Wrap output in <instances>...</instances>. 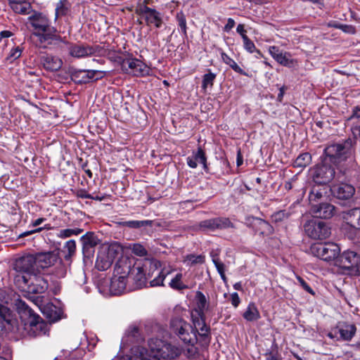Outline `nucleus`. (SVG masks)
Masks as SVG:
<instances>
[{"label": "nucleus", "mask_w": 360, "mask_h": 360, "mask_svg": "<svg viewBox=\"0 0 360 360\" xmlns=\"http://www.w3.org/2000/svg\"><path fill=\"white\" fill-rule=\"evenodd\" d=\"M193 331L196 336L198 335L199 340L208 343L210 342V328L205 323V314H199L198 317L193 319Z\"/></svg>", "instance_id": "13"}, {"label": "nucleus", "mask_w": 360, "mask_h": 360, "mask_svg": "<svg viewBox=\"0 0 360 360\" xmlns=\"http://www.w3.org/2000/svg\"><path fill=\"white\" fill-rule=\"evenodd\" d=\"M132 252L139 257H144L148 255L147 250L140 243H134L131 246Z\"/></svg>", "instance_id": "47"}, {"label": "nucleus", "mask_w": 360, "mask_h": 360, "mask_svg": "<svg viewBox=\"0 0 360 360\" xmlns=\"http://www.w3.org/2000/svg\"><path fill=\"white\" fill-rule=\"evenodd\" d=\"M216 77V74L212 72L210 70H208V72L203 75L202 88L206 89L207 86H212Z\"/></svg>", "instance_id": "40"}, {"label": "nucleus", "mask_w": 360, "mask_h": 360, "mask_svg": "<svg viewBox=\"0 0 360 360\" xmlns=\"http://www.w3.org/2000/svg\"><path fill=\"white\" fill-rule=\"evenodd\" d=\"M176 19L178 22V25L181 28V30L184 36L187 35V26L186 19L185 15L182 12L177 13Z\"/></svg>", "instance_id": "45"}, {"label": "nucleus", "mask_w": 360, "mask_h": 360, "mask_svg": "<svg viewBox=\"0 0 360 360\" xmlns=\"http://www.w3.org/2000/svg\"><path fill=\"white\" fill-rule=\"evenodd\" d=\"M35 255L37 266L41 269L51 266L60 260L58 250L39 252Z\"/></svg>", "instance_id": "14"}, {"label": "nucleus", "mask_w": 360, "mask_h": 360, "mask_svg": "<svg viewBox=\"0 0 360 360\" xmlns=\"http://www.w3.org/2000/svg\"><path fill=\"white\" fill-rule=\"evenodd\" d=\"M148 347V349L141 346L137 347L134 354L128 360L174 359L181 353L179 347L158 338L149 339Z\"/></svg>", "instance_id": "2"}, {"label": "nucleus", "mask_w": 360, "mask_h": 360, "mask_svg": "<svg viewBox=\"0 0 360 360\" xmlns=\"http://www.w3.org/2000/svg\"><path fill=\"white\" fill-rule=\"evenodd\" d=\"M289 213L286 212L285 210H280L275 212L271 217L273 221L278 222L287 219L289 217Z\"/></svg>", "instance_id": "50"}, {"label": "nucleus", "mask_w": 360, "mask_h": 360, "mask_svg": "<svg viewBox=\"0 0 360 360\" xmlns=\"http://www.w3.org/2000/svg\"><path fill=\"white\" fill-rule=\"evenodd\" d=\"M77 196L81 198H92V195L89 194L85 190H79L77 192Z\"/></svg>", "instance_id": "60"}, {"label": "nucleus", "mask_w": 360, "mask_h": 360, "mask_svg": "<svg viewBox=\"0 0 360 360\" xmlns=\"http://www.w3.org/2000/svg\"><path fill=\"white\" fill-rule=\"evenodd\" d=\"M40 61L46 70L51 72L58 71L63 65V61L60 58L49 54L42 56Z\"/></svg>", "instance_id": "24"}, {"label": "nucleus", "mask_w": 360, "mask_h": 360, "mask_svg": "<svg viewBox=\"0 0 360 360\" xmlns=\"http://www.w3.org/2000/svg\"><path fill=\"white\" fill-rule=\"evenodd\" d=\"M186 260L189 261L192 265L203 264L205 262V256L202 255H195L191 254L186 256Z\"/></svg>", "instance_id": "48"}, {"label": "nucleus", "mask_w": 360, "mask_h": 360, "mask_svg": "<svg viewBox=\"0 0 360 360\" xmlns=\"http://www.w3.org/2000/svg\"><path fill=\"white\" fill-rule=\"evenodd\" d=\"M353 142L347 139L342 143H335L325 149L326 158L321 165L314 168L313 179L317 184H326L335 177V168L330 165V162L340 164L347 159H353ZM337 177V175H336Z\"/></svg>", "instance_id": "1"}, {"label": "nucleus", "mask_w": 360, "mask_h": 360, "mask_svg": "<svg viewBox=\"0 0 360 360\" xmlns=\"http://www.w3.org/2000/svg\"><path fill=\"white\" fill-rule=\"evenodd\" d=\"M297 280L302 287L309 293L311 295H314V291L312 290V288L309 285V284L301 277L298 276Z\"/></svg>", "instance_id": "55"}, {"label": "nucleus", "mask_w": 360, "mask_h": 360, "mask_svg": "<svg viewBox=\"0 0 360 360\" xmlns=\"http://www.w3.org/2000/svg\"><path fill=\"white\" fill-rule=\"evenodd\" d=\"M37 264L35 255H26L15 260L14 269L16 272H25L34 274Z\"/></svg>", "instance_id": "12"}, {"label": "nucleus", "mask_w": 360, "mask_h": 360, "mask_svg": "<svg viewBox=\"0 0 360 360\" xmlns=\"http://www.w3.org/2000/svg\"><path fill=\"white\" fill-rule=\"evenodd\" d=\"M235 24H236V22L233 19H232L231 18H229L227 20L226 25L224 27V30L225 32H229L235 26Z\"/></svg>", "instance_id": "59"}, {"label": "nucleus", "mask_w": 360, "mask_h": 360, "mask_svg": "<svg viewBox=\"0 0 360 360\" xmlns=\"http://www.w3.org/2000/svg\"><path fill=\"white\" fill-rule=\"evenodd\" d=\"M338 332L340 338L343 340L349 341L354 337L356 333V326L354 324H347L343 323L339 324L337 327Z\"/></svg>", "instance_id": "28"}, {"label": "nucleus", "mask_w": 360, "mask_h": 360, "mask_svg": "<svg viewBox=\"0 0 360 360\" xmlns=\"http://www.w3.org/2000/svg\"><path fill=\"white\" fill-rule=\"evenodd\" d=\"M343 175H346L347 177L349 178V180H352V179L354 177V175H352L349 170L345 171L343 174H340V173L337 174L338 181L341 182V184L334 186L332 191L337 198L340 200H349L354 195L355 188L352 185L342 182L344 180Z\"/></svg>", "instance_id": "9"}, {"label": "nucleus", "mask_w": 360, "mask_h": 360, "mask_svg": "<svg viewBox=\"0 0 360 360\" xmlns=\"http://www.w3.org/2000/svg\"><path fill=\"white\" fill-rule=\"evenodd\" d=\"M343 219L352 227L360 230V207L354 208L345 212Z\"/></svg>", "instance_id": "27"}, {"label": "nucleus", "mask_w": 360, "mask_h": 360, "mask_svg": "<svg viewBox=\"0 0 360 360\" xmlns=\"http://www.w3.org/2000/svg\"><path fill=\"white\" fill-rule=\"evenodd\" d=\"M311 160V156L309 153L300 154L294 161L295 167L303 168L309 165Z\"/></svg>", "instance_id": "35"}, {"label": "nucleus", "mask_w": 360, "mask_h": 360, "mask_svg": "<svg viewBox=\"0 0 360 360\" xmlns=\"http://www.w3.org/2000/svg\"><path fill=\"white\" fill-rule=\"evenodd\" d=\"M250 225L256 233L263 236L269 235L274 231L272 226L269 222L257 217L252 218Z\"/></svg>", "instance_id": "25"}, {"label": "nucleus", "mask_w": 360, "mask_h": 360, "mask_svg": "<svg viewBox=\"0 0 360 360\" xmlns=\"http://www.w3.org/2000/svg\"><path fill=\"white\" fill-rule=\"evenodd\" d=\"M70 54L75 58H82L94 55L100 50L98 46L75 44L70 47Z\"/></svg>", "instance_id": "21"}, {"label": "nucleus", "mask_w": 360, "mask_h": 360, "mask_svg": "<svg viewBox=\"0 0 360 360\" xmlns=\"http://www.w3.org/2000/svg\"><path fill=\"white\" fill-rule=\"evenodd\" d=\"M243 46L245 49L249 53H253L256 51V47L255 44L252 40L249 39L248 36H243Z\"/></svg>", "instance_id": "51"}, {"label": "nucleus", "mask_w": 360, "mask_h": 360, "mask_svg": "<svg viewBox=\"0 0 360 360\" xmlns=\"http://www.w3.org/2000/svg\"><path fill=\"white\" fill-rule=\"evenodd\" d=\"M42 230H43V228H38V229H36L34 230L25 231V232H23V233H20L19 237L20 238L25 237V236H30V235H31V234H32L34 233L40 232Z\"/></svg>", "instance_id": "61"}, {"label": "nucleus", "mask_w": 360, "mask_h": 360, "mask_svg": "<svg viewBox=\"0 0 360 360\" xmlns=\"http://www.w3.org/2000/svg\"><path fill=\"white\" fill-rule=\"evenodd\" d=\"M231 304L234 307H238L240 302V299L237 292H233L231 295Z\"/></svg>", "instance_id": "57"}, {"label": "nucleus", "mask_w": 360, "mask_h": 360, "mask_svg": "<svg viewBox=\"0 0 360 360\" xmlns=\"http://www.w3.org/2000/svg\"><path fill=\"white\" fill-rule=\"evenodd\" d=\"M339 30H341L342 32L350 34H354L356 33V28L352 25L342 24V25L339 27Z\"/></svg>", "instance_id": "53"}, {"label": "nucleus", "mask_w": 360, "mask_h": 360, "mask_svg": "<svg viewBox=\"0 0 360 360\" xmlns=\"http://www.w3.org/2000/svg\"><path fill=\"white\" fill-rule=\"evenodd\" d=\"M148 264L150 269L155 266V265H153L150 262H146V263L143 265L136 263L132 266L130 262L127 261L120 262L116 264L115 271L117 274L126 273L128 279H131L138 288H141L146 285V281L150 276V274L146 276L145 273V269L147 268Z\"/></svg>", "instance_id": "5"}, {"label": "nucleus", "mask_w": 360, "mask_h": 360, "mask_svg": "<svg viewBox=\"0 0 360 360\" xmlns=\"http://www.w3.org/2000/svg\"><path fill=\"white\" fill-rule=\"evenodd\" d=\"M195 299L199 309V314H205L204 312L208 307L207 301L205 295L200 291H197Z\"/></svg>", "instance_id": "36"}, {"label": "nucleus", "mask_w": 360, "mask_h": 360, "mask_svg": "<svg viewBox=\"0 0 360 360\" xmlns=\"http://www.w3.org/2000/svg\"><path fill=\"white\" fill-rule=\"evenodd\" d=\"M335 206L328 202L312 205L311 208V214L316 218L330 219L335 214Z\"/></svg>", "instance_id": "19"}, {"label": "nucleus", "mask_w": 360, "mask_h": 360, "mask_svg": "<svg viewBox=\"0 0 360 360\" xmlns=\"http://www.w3.org/2000/svg\"><path fill=\"white\" fill-rule=\"evenodd\" d=\"M122 68L126 71H130L134 75H143L148 72L147 66L136 58H126L122 63Z\"/></svg>", "instance_id": "15"}, {"label": "nucleus", "mask_w": 360, "mask_h": 360, "mask_svg": "<svg viewBox=\"0 0 360 360\" xmlns=\"http://www.w3.org/2000/svg\"><path fill=\"white\" fill-rule=\"evenodd\" d=\"M210 257H212V262L214 263V261H219V251L217 250H212L210 252Z\"/></svg>", "instance_id": "63"}, {"label": "nucleus", "mask_w": 360, "mask_h": 360, "mask_svg": "<svg viewBox=\"0 0 360 360\" xmlns=\"http://www.w3.org/2000/svg\"><path fill=\"white\" fill-rule=\"evenodd\" d=\"M69 7L70 4L67 0H60L56 5V16L65 15L68 13Z\"/></svg>", "instance_id": "43"}, {"label": "nucleus", "mask_w": 360, "mask_h": 360, "mask_svg": "<svg viewBox=\"0 0 360 360\" xmlns=\"http://www.w3.org/2000/svg\"><path fill=\"white\" fill-rule=\"evenodd\" d=\"M30 23L35 30V34L40 37L41 41L48 40H60L57 30L51 25L48 18L41 13H35L29 18Z\"/></svg>", "instance_id": "6"}, {"label": "nucleus", "mask_w": 360, "mask_h": 360, "mask_svg": "<svg viewBox=\"0 0 360 360\" xmlns=\"http://www.w3.org/2000/svg\"><path fill=\"white\" fill-rule=\"evenodd\" d=\"M84 77H88V82L90 79L96 77V79H98L99 78H102L104 75L103 72L98 70H84Z\"/></svg>", "instance_id": "49"}, {"label": "nucleus", "mask_w": 360, "mask_h": 360, "mask_svg": "<svg viewBox=\"0 0 360 360\" xmlns=\"http://www.w3.org/2000/svg\"><path fill=\"white\" fill-rule=\"evenodd\" d=\"M22 51L23 47L22 46H13L7 53L5 60L12 63L21 56Z\"/></svg>", "instance_id": "33"}, {"label": "nucleus", "mask_w": 360, "mask_h": 360, "mask_svg": "<svg viewBox=\"0 0 360 360\" xmlns=\"http://www.w3.org/2000/svg\"><path fill=\"white\" fill-rule=\"evenodd\" d=\"M169 272H165L164 271H159L158 276L150 281V285L151 287L163 285V281L166 278Z\"/></svg>", "instance_id": "46"}, {"label": "nucleus", "mask_w": 360, "mask_h": 360, "mask_svg": "<svg viewBox=\"0 0 360 360\" xmlns=\"http://www.w3.org/2000/svg\"><path fill=\"white\" fill-rule=\"evenodd\" d=\"M11 311L3 303H0V327L2 328L4 322H8L10 320Z\"/></svg>", "instance_id": "42"}, {"label": "nucleus", "mask_w": 360, "mask_h": 360, "mask_svg": "<svg viewBox=\"0 0 360 360\" xmlns=\"http://www.w3.org/2000/svg\"><path fill=\"white\" fill-rule=\"evenodd\" d=\"M182 277H183L182 274H181V273L177 274L174 276V278H173L171 280V281L169 283V286L173 289L179 290L187 289L188 286L186 285H185L181 281Z\"/></svg>", "instance_id": "38"}, {"label": "nucleus", "mask_w": 360, "mask_h": 360, "mask_svg": "<svg viewBox=\"0 0 360 360\" xmlns=\"http://www.w3.org/2000/svg\"><path fill=\"white\" fill-rule=\"evenodd\" d=\"M83 232V229L79 228L61 229L58 233L60 238H69L72 236H77Z\"/></svg>", "instance_id": "39"}, {"label": "nucleus", "mask_w": 360, "mask_h": 360, "mask_svg": "<svg viewBox=\"0 0 360 360\" xmlns=\"http://www.w3.org/2000/svg\"><path fill=\"white\" fill-rule=\"evenodd\" d=\"M264 356L266 360H278L279 358H281V356L278 354V352L274 351L267 352Z\"/></svg>", "instance_id": "56"}, {"label": "nucleus", "mask_w": 360, "mask_h": 360, "mask_svg": "<svg viewBox=\"0 0 360 360\" xmlns=\"http://www.w3.org/2000/svg\"><path fill=\"white\" fill-rule=\"evenodd\" d=\"M83 253L89 257L94 252V248L99 244L100 240L94 232H87L81 237Z\"/></svg>", "instance_id": "20"}, {"label": "nucleus", "mask_w": 360, "mask_h": 360, "mask_svg": "<svg viewBox=\"0 0 360 360\" xmlns=\"http://www.w3.org/2000/svg\"><path fill=\"white\" fill-rule=\"evenodd\" d=\"M221 57L223 62L229 65L235 72L243 75H247L245 71L226 53L221 52Z\"/></svg>", "instance_id": "34"}, {"label": "nucleus", "mask_w": 360, "mask_h": 360, "mask_svg": "<svg viewBox=\"0 0 360 360\" xmlns=\"http://www.w3.org/2000/svg\"><path fill=\"white\" fill-rule=\"evenodd\" d=\"M64 251L67 252L65 255V259H69L76 252V243L74 240L67 241L63 247Z\"/></svg>", "instance_id": "41"}, {"label": "nucleus", "mask_w": 360, "mask_h": 360, "mask_svg": "<svg viewBox=\"0 0 360 360\" xmlns=\"http://www.w3.org/2000/svg\"><path fill=\"white\" fill-rule=\"evenodd\" d=\"M236 31L238 34H240L243 39V36H247L245 34L246 30H245L244 25H243V24H239L237 26Z\"/></svg>", "instance_id": "62"}, {"label": "nucleus", "mask_w": 360, "mask_h": 360, "mask_svg": "<svg viewBox=\"0 0 360 360\" xmlns=\"http://www.w3.org/2000/svg\"><path fill=\"white\" fill-rule=\"evenodd\" d=\"M233 224L226 217H216L200 221L194 229L200 231H214L216 230L234 228Z\"/></svg>", "instance_id": "10"}, {"label": "nucleus", "mask_w": 360, "mask_h": 360, "mask_svg": "<svg viewBox=\"0 0 360 360\" xmlns=\"http://www.w3.org/2000/svg\"><path fill=\"white\" fill-rule=\"evenodd\" d=\"M243 316L248 321H254L260 318V314L255 304L253 302H251L248 304Z\"/></svg>", "instance_id": "31"}, {"label": "nucleus", "mask_w": 360, "mask_h": 360, "mask_svg": "<svg viewBox=\"0 0 360 360\" xmlns=\"http://www.w3.org/2000/svg\"><path fill=\"white\" fill-rule=\"evenodd\" d=\"M11 8L17 13L27 14L30 8V5L27 1L24 2L9 3Z\"/></svg>", "instance_id": "37"}, {"label": "nucleus", "mask_w": 360, "mask_h": 360, "mask_svg": "<svg viewBox=\"0 0 360 360\" xmlns=\"http://www.w3.org/2000/svg\"><path fill=\"white\" fill-rule=\"evenodd\" d=\"M16 304L20 319L24 322L25 328L29 335L33 337L45 335L47 324L39 315L34 313L25 302L21 300H18Z\"/></svg>", "instance_id": "3"}, {"label": "nucleus", "mask_w": 360, "mask_h": 360, "mask_svg": "<svg viewBox=\"0 0 360 360\" xmlns=\"http://www.w3.org/2000/svg\"><path fill=\"white\" fill-rule=\"evenodd\" d=\"M307 235L315 240H323L330 235V229L324 222L319 219L307 221L304 226Z\"/></svg>", "instance_id": "8"}, {"label": "nucleus", "mask_w": 360, "mask_h": 360, "mask_svg": "<svg viewBox=\"0 0 360 360\" xmlns=\"http://www.w3.org/2000/svg\"><path fill=\"white\" fill-rule=\"evenodd\" d=\"M214 264L215 267L217 268V270L219 274H221L222 272L225 271V266L221 260L219 261H214Z\"/></svg>", "instance_id": "58"}, {"label": "nucleus", "mask_w": 360, "mask_h": 360, "mask_svg": "<svg viewBox=\"0 0 360 360\" xmlns=\"http://www.w3.org/2000/svg\"><path fill=\"white\" fill-rule=\"evenodd\" d=\"M71 79L75 83L85 84L88 82V77H84V70H76L71 73Z\"/></svg>", "instance_id": "44"}, {"label": "nucleus", "mask_w": 360, "mask_h": 360, "mask_svg": "<svg viewBox=\"0 0 360 360\" xmlns=\"http://www.w3.org/2000/svg\"><path fill=\"white\" fill-rule=\"evenodd\" d=\"M310 252L323 261H334L336 263L340 256V248L335 243H316L311 245Z\"/></svg>", "instance_id": "7"}, {"label": "nucleus", "mask_w": 360, "mask_h": 360, "mask_svg": "<svg viewBox=\"0 0 360 360\" xmlns=\"http://www.w3.org/2000/svg\"><path fill=\"white\" fill-rule=\"evenodd\" d=\"M32 275V273L17 272L14 276V283L19 288L27 291V288L29 287V283L31 280L30 277Z\"/></svg>", "instance_id": "29"}, {"label": "nucleus", "mask_w": 360, "mask_h": 360, "mask_svg": "<svg viewBox=\"0 0 360 360\" xmlns=\"http://www.w3.org/2000/svg\"><path fill=\"white\" fill-rule=\"evenodd\" d=\"M270 55L277 63L281 65L291 68L295 65V61L291 58V55L288 52H283L278 46H271L269 49Z\"/></svg>", "instance_id": "18"}, {"label": "nucleus", "mask_w": 360, "mask_h": 360, "mask_svg": "<svg viewBox=\"0 0 360 360\" xmlns=\"http://www.w3.org/2000/svg\"><path fill=\"white\" fill-rule=\"evenodd\" d=\"M138 12L144 16L147 25L153 24L158 28L162 26V20L160 13L155 9L149 8L147 6H141Z\"/></svg>", "instance_id": "17"}, {"label": "nucleus", "mask_w": 360, "mask_h": 360, "mask_svg": "<svg viewBox=\"0 0 360 360\" xmlns=\"http://www.w3.org/2000/svg\"><path fill=\"white\" fill-rule=\"evenodd\" d=\"M30 278L29 287L27 288V292L41 294L47 290L49 284L47 280L44 276L33 274Z\"/></svg>", "instance_id": "16"}, {"label": "nucleus", "mask_w": 360, "mask_h": 360, "mask_svg": "<svg viewBox=\"0 0 360 360\" xmlns=\"http://www.w3.org/2000/svg\"><path fill=\"white\" fill-rule=\"evenodd\" d=\"M153 221L151 220H130L120 222L123 227H127L131 229H141L146 226H152Z\"/></svg>", "instance_id": "30"}, {"label": "nucleus", "mask_w": 360, "mask_h": 360, "mask_svg": "<svg viewBox=\"0 0 360 360\" xmlns=\"http://www.w3.org/2000/svg\"><path fill=\"white\" fill-rule=\"evenodd\" d=\"M323 193H325V188H321L319 185L313 186L309 194V200L311 205H314V202L321 200L323 197Z\"/></svg>", "instance_id": "32"}, {"label": "nucleus", "mask_w": 360, "mask_h": 360, "mask_svg": "<svg viewBox=\"0 0 360 360\" xmlns=\"http://www.w3.org/2000/svg\"><path fill=\"white\" fill-rule=\"evenodd\" d=\"M127 276L125 274H117L115 271V275L111 280L110 290L114 295H120L124 292L126 288L128 281Z\"/></svg>", "instance_id": "22"}, {"label": "nucleus", "mask_w": 360, "mask_h": 360, "mask_svg": "<svg viewBox=\"0 0 360 360\" xmlns=\"http://www.w3.org/2000/svg\"><path fill=\"white\" fill-rule=\"evenodd\" d=\"M187 164L191 168H196L198 164L202 165L204 169H207V158L204 150L199 147L192 155L187 158Z\"/></svg>", "instance_id": "23"}, {"label": "nucleus", "mask_w": 360, "mask_h": 360, "mask_svg": "<svg viewBox=\"0 0 360 360\" xmlns=\"http://www.w3.org/2000/svg\"><path fill=\"white\" fill-rule=\"evenodd\" d=\"M171 329L185 343L191 345L185 351L188 358H196L198 349L194 345L198 341V336L193 330L191 325L181 318H174L171 321Z\"/></svg>", "instance_id": "4"}, {"label": "nucleus", "mask_w": 360, "mask_h": 360, "mask_svg": "<svg viewBox=\"0 0 360 360\" xmlns=\"http://www.w3.org/2000/svg\"><path fill=\"white\" fill-rule=\"evenodd\" d=\"M13 35V33L8 30H4L0 32V43H4V44H7L8 41V38Z\"/></svg>", "instance_id": "54"}, {"label": "nucleus", "mask_w": 360, "mask_h": 360, "mask_svg": "<svg viewBox=\"0 0 360 360\" xmlns=\"http://www.w3.org/2000/svg\"><path fill=\"white\" fill-rule=\"evenodd\" d=\"M60 262L59 266L57 268V270L55 272V274L58 278H63L66 275V268L64 264L62 263L61 259L58 260Z\"/></svg>", "instance_id": "52"}, {"label": "nucleus", "mask_w": 360, "mask_h": 360, "mask_svg": "<svg viewBox=\"0 0 360 360\" xmlns=\"http://www.w3.org/2000/svg\"><path fill=\"white\" fill-rule=\"evenodd\" d=\"M359 262L360 256L356 252L347 250L343 252L342 254L340 253L336 265L345 269L354 271L358 266Z\"/></svg>", "instance_id": "11"}, {"label": "nucleus", "mask_w": 360, "mask_h": 360, "mask_svg": "<svg viewBox=\"0 0 360 360\" xmlns=\"http://www.w3.org/2000/svg\"><path fill=\"white\" fill-rule=\"evenodd\" d=\"M338 329H337V328H335L331 332L328 333L327 335L330 339L337 338V340H338Z\"/></svg>", "instance_id": "64"}, {"label": "nucleus", "mask_w": 360, "mask_h": 360, "mask_svg": "<svg viewBox=\"0 0 360 360\" xmlns=\"http://www.w3.org/2000/svg\"><path fill=\"white\" fill-rule=\"evenodd\" d=\"M112 249L110 248L108 252L100 253L96 259V266L99 271H105L109 269L113 262V257L112 255Z\"/></svg>", "instance_id": "26"}]
</instances>
